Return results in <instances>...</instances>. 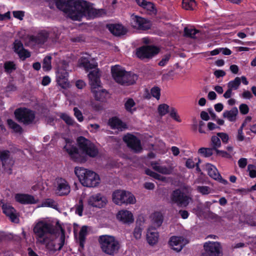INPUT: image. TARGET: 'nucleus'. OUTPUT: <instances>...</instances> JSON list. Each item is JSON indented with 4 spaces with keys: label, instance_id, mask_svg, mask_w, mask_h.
<instances>
[{
    "label": "nucleus",
    "instance_id": "obj_1",
    "mask_svg": "<svg viewBox=\"0 0 256 256\" xmlns=\"http://www.w3.org/2000/svg\"><path fill=\"white\" fill-rule=\"evenodd\" d=\"M74 173L84 186L96 187L100 182L98 174L93 171L84 168L76 167Z\"/></svg>",
    "mask_w": 256,
    "mask_h": 256
},
{
    "label": "nucleus",
    "instance_id": "obj_2",
    "mask_svg": "<svg viewBox=\"0 0 256 256\" xmlns=\"http://www.w3.org/2000/svg\"><path fill=\"white\" fill-rule=\"evenodd\" d=\"M80 12L74 16L78 21H80L82 18L87 20H93L96 18L104 17L107 14L105 8H96L92 7L93 4L86 0H82Z\"/></svg>",
    "mask_w": 256,
    "mask_h": 256
},
{
    "label": "nucleus",
    "instance_id": "obj_3",
    "mask_svg": "<svg viewBox=\"0 0 256 256\" xmlns=\"http://www.w3.org/2000/svg\"><path fill=\"white\" fill-rule=\"evenodd\" d=\"M82 0H56V5L58 9L68 14L73 20H77L74 16L80 12Z\"/></svg>",
    "mask_w": 256,
    "mask_h": 256
},
{
    "label": "nucleus",
    "instance_id": "obj_4",
    "mask_svg": "<svg viewBox=\"0 0 256 256\" xmlns=\"http://www.w3.org/2000/svg\"><path fill=\"white\" fill-rule=\"evenodd\" d=\"M98 241L102 252L109 256H114L118 254L120 248V242L112 236H100Z\"/></svg>",
    "mask_w": 256,
    "mask_h": 256
},
{
    "label": "nucleus",
    "instance_id": "obj_5",
    "mask_svg": "<svg viewBox=\"0 0 256 256\" xmlns=\"http://www.w3.org/2000/svg\"><path fill=\"white\" fill-rule=\"evenodd\" d=\"M111 72L114 80L121 85H132L136 82L138 79L136 74L128 72L118 66H112Z\"/></svg>",
    "mask_w": 256,
    "mask_h": 256
},
{
    "label": "nucleus",
    "instance_id": "obj_6",
    "mask_svg": "<svg viewBox=\"0 0 256 256\" xmlns=\"http://www.w3.org/2000/svg\"><path fill=\"white\" fill-rule=\"evenodd\" d=\"M58 227H55L52 224L44 221H40L36 224L33 228L36 239L40 242V240L45 238L46 234H56L59 231Z\"/></svg>",
    "mask_w": 256,
    "mask_h": 256
},
{
    "label": "nucleus",
    "instance_id": "obj_7",
    "mask_svg": "<svg viewBox=\"0 0 256 256\" xmlns=\"http://www.w3.org/2000/svg\"><path fill=\"white\" fill-rule=\"evenodd\" d=\"M56 225L58 226L59 230H60L61 232L58 242H56L57 240L56 239H50L48 236H46L41 240H40V244H45L48 250L54 252L60 251L62 250L64 244L66 239L65 230L58 222L56 223Z\"/></svg>",
    "mask_w": 256,
    "mask_h": 256
},
{
    "label": "nucleus",
    "instance_id": "obj_8",
    "mask_svg": "<svg viewBox=\"0 0 256 256\" xmlns=\"http://www.w3.org/2000/svg\"><path fill=\"white\" fill-rule=\"evenodd\" d=\"M113 202L117 205L130 204L136 202L134 196L130 192L118 190L114 191L112 194Z\"/></svg>",
    "mask_w": 256,
    "mask_h": 256
},
{
    "label": "nucleus",
    "instance_id": "obj_9",
    "mask_svg": "<svg viewBox=\"0 0 256 256\" xmlns=\"http://www.w3.org/2000/svg\"><path fill=\"white\" fill-rule=\"evenodd\" d=\"M80 150L83 154L90 158H96L98 154V150L90 140L84 136H80L77 139Z\"/></svg>",
    "mask_w": 256,
    "mask_h": 256
},
{
    "label": "nucleus",
    "instance_id": "obj_10",
    "mask_svg": "<svg viewBox=\"0 0 256 256\" xmlns=\"http://www.w3.org/2000/svg\"><path fill=\"white\" fill-rule=\"evenodd\" d=\"M160 52V48L154 45H144L136 49V56L141 60H150Z\"/></svg>",
    "mask_w": 256,
    "mask_h": 256
},
{
    "label": "nucleus",
    "instance_id": "obj_11",
    "mask_svg": "<svg viewBox=\"0 0 256 256\" xmlns=\"http://www.w3.org/2000/svg\"><path fill=\"white\" fill-rule=\"evenodd\" d=\"M14 114L18 122H22L26 125L32 124L36 118L35 112L26 108L16 109Z\"/></svg>",
    "mask_w": 256,
    "mask_h": 256
},
{
    "label": "nucleus",
    "instance_id": "obj_12",
    "mask_svg": "<svg viewBox=\"0 0 256 256\" xmlns=\"http://www.w3.org/2000/svg\"><path fill=\"white\" fill-rule=\"evenodd\" d=\"M68 64L66 61L64 60L62 62L61 66L58 67L56 71V82L62 88H66L69 84L68 72Z\"/></svg>",
    "mask_w": 256,
    "mask_h": 256
},
{
    "label": "nucleus",
    "instance_id": "obj_13",
    "mask_svg": "<svg viewBox=\"0 0 256 256\" xmlns=\"http://www.w3.org/2000/svg\"><path fill=\"white\" fill-rule=\"evenodd\" d=\"M204 251L200 256H222V246L220 242L208 241L204 244Z\"/></svg>",
    "mask_w": 256,
    "mask_h": 256
},
{
    "label": "nucleus",
    "instance_id": "obj_14",
    "mask_svg": "<svg viewBox=\"0 0 256 256\" xmlns=\"http://www.w3.org/2000/svg\"><path fill=\"white\" fill-rule=\"evenodd\" d=\"M170 200L173 204H176L178 207H186L191 198L182 190L178 188L174 190L171 194Z\"/></svg>",
    "mask_w": 256,
    "mask_h": 256
},
{
    "label": "nucleus",
    "instance_id": "obj_15",
    "mask_svg": "<svg viewBox=\"0 0 256 256\" xmlns=\"http://www.w3.org/2000/svg\"><path fill=\"white\" fill-rule=\"evenodd\" d=\"M123 140L126 144L128 147L134 153L138 154L142 151L141 142L134 135L128 134L123 137Z\"/></svg>",
    "mask_w": 256,
    "mask_h": 256
},
{
    "label": "nucleus",
    "instance_id": "obj_16",
    "mask_svg": "<svg viewBox=\"0 0 256 256\" xmlns=\"http://www.w3.org/2000/svg\"><path fill=\"white\" fill-rule=\"evenodd\" d=\"M130 22L133 28L142 30L150 29L152 25L148 19L134 14L131 16Z\"/></svg>",
    "mask_w": 256,
    "mask_h": 256
},
{
    "label": "nucleus",
    "instance_id": "obj_17",
    "mask_svg": "<svg viewBox=\"0 0 256 256\" xmlns=\"http://www.w3.org/2000/svg\"><path fill=\"white\" fill-rule=\"evenodd\" d=\"M0 160L4 169L8 168L9 170V174H11L14 162L12 158H10V151L8 150H0Z\"/></svg>",
    "mask_w": 256,
    "mask_h": 256
},
{
    "label": "nucleus",
    "instance_id": "obj_18",
    "mask_svg": "<svg viewBox=\"0 0 256 256\" xmlns=\"http://www.w3.org/2000/svg\"><path fill=\"white\" fill-rule=\"evenodd\" d=\"M106 202V198L100 193L92 195L88 199V205L94 208H104Z\"/></svg>",
    "mask_w": 256,
    "mask_h": 256
},
{
    "label": "nucleus",
    "instance_id": "obj_19",
    "mask_svg": "<svg viewBox=\"0 0 256 256\" xmlns=\"http://www.w3.org/2000/svg\"><path fill=\"white\" fill-rule=\"evenodd\" d=\"M186 241L182 236H173L170 238L168 244L174 250L178 252L186 245Z\"/></svg>",
    "mask_w": 256,
    "mask_h": 256
},
{
    "label": "nucleus",
    "instance_id": "obj_20",
    "mask_svg": "<svg viewBox=\"0 0 256 256\" xmlns=\"http://www.w3.org/2000/svg\"><path fill=\"white\" fill-rule=\"evenodd\" d=\"M3 212L10 218L12 222L18 223L19 218L16 214L15 208L8 204H4L2 206Z\"/></svg>",
    "mask_w": 256,
    "mask_h": 256
},
{
    "label": "nucleus",
    "instance_id": "obj_21",
    "mask_svg": "<svg viewBox=\"0 0 256 256\" xmlns=\"http://www.w3.org/2000/svg\"><path fill=\"white\" fill-rule=\"evenodd\" d=\"M108 124L112 130H118L119 131H123L128 128L127 124L116 116L110 118Z\"/></svg>",
    "mask_w": 256,
    "mask_h": 256
},
{
    "label": "nucleus",
    "instance_id": "obj_22",
    "mask_svg": "<svg viewBox=\"0 0 256 256\" xmlns=\"http://www.w3.org/2000/svg\"><path fill=\"white\" fill-rule=\"evenodd\" d=\"M100 74L98 68L90 72L88 74V78L91 88H92L94 90V88H98L100 86Z\"/></svg>",
    "mask_w": 256,
    "mask_h": 256
},
{
    "label": "nucleus",
    "instance_id": "obj_23",
    "mask_svg": "<svg viewBox=\"0 0 256 256\" xmlns=\"http://www.w3.org/2000/svg\"><path fill=\"white\" fill-rule=\"evenodd\" d=\"M49 37V33L46 31H42L36 36H30L29 40L30 42L37 44H43L48 40Z\"/></svg>",
    "mask_w": 256,
    "mask_h": 256
},
{
    "label": "nucleus",
    "instance_id": "obj_24",
    "mask_svg": "<svg viewBox=\"0 0 256 256\" xmlns=\"http://www.w3.org/2000/svg\"><path fill=\"white\" fill-rule=\"evenodd\" d=\"M56 193L60 196H66L70 192V186L64 178H60L57 180Z\"/></svg>",
    "mask_w": 256,
    "mask_h": 256
},
{
    "label": "nucleus",
    "instance_id": "obj_25",
    "mask_svg": "<svg viewBox=\"0 0 256 256\" xmlns=\"http://www.w3.org/2000/svg\"><path fill=\"white\" fill-rule=\"evenodd\" d=\"M64 148L68 154L70 159L73 161L77 162H82L86 160L81 156L78 148L76 146H72L70 148H67L66 146H64Z\"/></svg>",
    "mask_w": 256,
    "mask_h": 256
},
{
    "label": "nucleus",
    "instance_id": "obj_26",
    "mask_svg": "<svg viewBox=\"0 0 256 256\" xmlns=\"http://www.w3.org/2000/svg\"><path fill=\"white\" fill-rule=\"evenodd\" d=\"M16 200L22 204H34L36 203L34 196L25 194H16L15 195Z\"/></svg>",
    "mask_w": 256,
    "mask_h": 256
},
{
    "label": "nucleus",
    "instance_id": "obj_27",
    "mask_svg": "<svg viewBox=\"0 0 256 256\" xmlns=\"http://www.w3.org/2000/svg\"><path fill=\"white\" fill-rule=\"evenodd\" d=\"M116 217L118 220L124 223H132L134 220L132 213L127 210L120 211Z\"/></svg>",
    "mask_w": 256,
    "mask_h": 256
},
{
    "label": "nucleus",
    "instance_id": "obj_28",
    "mask_svg": "<svg viewBox=\"0 0 256 256\" xmlns=\"http://www.w3.org/2000/svg\"><path fill=\"white\" fill-rule=\"evenodd\" d=\"M106 28L114 36L124 35L126 32V29L120 24H108L106 25Z\"/></svg>",
    "mask_w": 256,
    "mask_h": 256
},
{
    "label": "nucleus",
    "instance_id": "obj_29",
    "mask_svg": "<svg viewBox=\"0 0 256 256\" xmlns=\"http://www.w3.org/2000/svg\"><path fill=\"white\" fill-rule=\"evenodd\" d=\"M159 234L155 229H148L146 234V240L148 244L153 246L158 242Z\"/></svg>",
    "mask_w": 256,
    "mask_h": 256
},
{
    "label": "nucleus",
    "instance_id": "obj_30",
    "mask_svg": "<svg viewBox=\"0 0 256 256\" xmlns=\"http://www.w3.org/2000/svg\"><path fill=\"white\" fill-rule=\"evenodd\" d=\"M88 232L87 226H82L79 232L78 242L79 244L78 250L81 252L84 248L86 240V236Z\"/></svg>",
    "mask_w": 256,
    "mask_h": 256
},
{
    "label": "nucleus",
    "instance_id": "obj_31",
    "mask_svg": "<svg viewBox=\"0 0 256 256\" xmlns=\"http://www.w3.org/2000/svg\"><path fill=\"white\" fill-rule=\"evenodd\" d=\"M99 88H101V87H98V88H94V90L91 88L92 92L94 94L95 99L96 100L104 102L106 100V98L108 95V92L104 89H100Z\"/></svg>",
    "mask_w": 256,
    "mask_h": 256
},
{
    "label": "nucleus",
    "instance_id": "obj_32",
    "mask_svg": "<svg viewBox=\"0 0 256 256\" xmlns=\"http://www.w3.org/2000/svg\"><path fill=\"white\" fill-rule=\"evenodd\" d=\"M238 110L236 107H233L230 110H225L222 114L223 117L230 122H234L236 120L238 114Z\"/></svg>",
    "mask_w": 256,
    "mask_h": 256
},
{
    "label": "nucleus",
    "instance_id": "obj_33",
    "mask_svg": "<svg viewBox=\"0 0 256 256\" xmlns=\"http://www.w3.org/2000/svg\"><path fill=\"white\" fill-rule=\"evenodd\" d=\"M206 168L208 175L214 180H217L219 179L220 177H221L216 168L212 164H206Z\"/></svg>",
    "mask_w": 256,
    "mask_h": 256
},
{
    "label": "nucleus",
    "instance_id": "obj_34",
    "mask_svg": "<svg viewBox=\"0 0 256 256\" xmlns=\"http://www.w3.org/2000/svg\"><path fill=\"white\" fill-rule=\"evenodd\" d=\"M151 166L152 168L156 171L164 174H169L171 172V170L166 166H161L156 162H151Z\"/></svg>",
    "mask_w": 256,
    "mask_h": 256
},
{
    "label": "nucleus",
    "instance_id": "obj_35",
    "mask_svg": "<svg viewBox=\"0 0 256 256\" xmlns=\"http://www.w3.org/2000/svg\"><path fill=\"white\" fill-rule=\"evenodd\" d=\"M80 64L86 70H88L95 68L98 66L97 64L90 63L88 58L82 56L80 60Z\"/></svg>",
    "mask_w": 256,
    "mask_h": 256
},
{
    "label": "nucleus",
    "instance_id": "obj_36",
    "mask_svg": "<svg viewBox=\"0 0 256 256\" xmlns=\"http://www.w3.org/2000/svg\"><path fill=\"white\" fill-rule=\"evenodd\" d=\"M142 8L146 10L150 14L156 15V14H157L156 8V7L155 4L153 2H146V3H145L144 6Z\"/></svg>",
    "mask_w": 256,
    "mask_h": 256
},
{
    "label": "nucleus",
    "instance_id": "obj_37",
    "mask_svg": "<svg viewBox=\"0 0 256 256\" xmlns=\"http://www.w3.org/2000/svg\"><path fill=\"white\" fill-rule=\"evenodd\" d=\"M4 68L5 72L8 74H11L14 70L16 69V66L12 61H7L5 62Z\"/></svg>",
    "mask_w": 256,
    "mask_h": 256
},
{
    "label": "nucleus",
    "instance_id": "obj_38",
    "mask_svg": "<svg viewBox=\"0 0 256 256\" xmlns=\"http://www.w3.org/2000/svg\"><path fill=\"white\" fill-rule=\"evenodd\" d=\"M153 220L154 224L158 227L160 226L164 221V216L160 212H155L154 214Z\"/></svg>",
    "mask_w": 256,
    "mask_h": 256
},
{
    "label": "nucleus",
    "instance_id": "obj_39",
    "mask_svg": "<svg viewBox=\"0 0 256 256\" xmlns=\"http://www.w3.org/2000/svg\"><path fill=\"white\" fill-rule=\"evenodd\" d=\"M240 84V78L236 77L234 80H230L228 82V87L232 90H236L238 88Z\"/></svg>",
    "mask_w": 256,
    "mask_h": 256
},
{
    "label": "nucleus",
    "instance_id": "obj_40",
    "mask_svg": "<svg viewBox=\"0 0 256 256\" xmlns=\"http://www.w3.org/2000/svg\"><path fill=\"white\" fill-rule=\"evenodd\" d=\"M52 56H46L42 62V70L44 72H48L51 70L52 65H51V60Z\"/></svg>",
    "mask_w": 256,
    "mask_h": 256
},
{
    "label": "nucleus",
    "instance_id": "obj_41",
    "mask_svg": "<svg viewBox=\"0 0 256 256\" xmlns=\"http://www.w3.org/2000/svg\"><path fill=\"white\" fill-rule=\"evenodd\" d=\"M184 36L188 38H194L196 34L199 32V30L196 28H189L186 27L184 28Z\"/></svg>",
    "mask_w": 256,
    "mask_h": 256
},
{
    "label": "nucleus",
    "instance_id": "obj_42",
    "mask_svg": "<svg viewBox=\"0 0 256 256\" xmlns=\"http://www.w3.org/2000/svg\"><path fill=\"white\" fill-rule=\"evenodd\" d=\"M196 5L195 0H182V8L186 10H192Z\"/></svg>",
    "mask_w": 256,
    "mask_h": 256
},
{
    "label": "nucleus",
    "instance_id": "obj_43",
    "mask_svg": "<svg viewBox=\"0 0 256 256\" xmlns=\"http://www.w3.org/2000/svg\"><path fill=\"white\" fill-rule=\"evenodd\" d=\"M210 145L212 148L214 150L216 151L218 148L221 146V142L220 138L218 136H212L211 141H210Z\"/></svg>",
    "mask_w": 256,
    "mask_h": 256
},
{
    "label": "nucleus",
    "instance_id": "obj_44",
    "mask_svg": "<svg viewBox=\"0 0 256 256\" xmlns=\"http://www.w3.org/2000/svg\"><path fill=\"white\" fill-rule=\"evenodd\" d=\"M158 110L159 114L162 116L170 112V106L165 104H160L158 106Z\"/></svg>",
    "mask_w": 256,
    "mask_h": 256
},
{
    "label": "nucleus",
    "instance_id": "obj_45",
    "mask_svg": "<svg viewBox=\"0 0 256 256\" xmlns=\"http://www.w3.org/2000/svg\"><path fill=\"white\" fill-rule=\"evenodd\" d=\"M17 54L19 56L20 58L22 60H24L26 58H30L31 56L30 52L24 48H23L20 50V51L18 52Z\"/></svg>",
    "mask_w": 256,
    "mask_h": 256
},
{
    "label": "nucleus",
    "instance_id": "obj_46",
    "mask_svg": "<svg viewBox=\"0 0 256 256\" xmlns=\"http://www.w3.org/2000/svg\"><path fill=\"white\" fill-rule=\"evenodd\" d=\"M214 150L211 148H200L198 152L199 154H201L204 157H210L212 156L213 154V150Z\"/></svg>",
    "mask_w": 256,
    "mask_h": 256
},
{
    "label": "nucleus",
    "instance_id": "obj_47",
    "mask_svg": "<svg viewBox=\"0 0 256 256\" xmlns=\"http://www.w3.org/2000/svg\"><path fill=\"white\" fill-rule=\"evenodd\" d=\"M60 118L62 119L66 124L68 126H72L74 124V121L72 117L66 113L60 114Z\"/></svg>",
    "mask_w": 256,
    "mask_h": 256
},
{
    "label": "nucleus",
    "instance_id": "obj_48",
    "mask_svg": "<svg viewBox=\"0 0 256 256\" xmlns=\"http://www.w3.org/2000/svg\"><path fill=\"white\" fill-rule=\"evenodd\" d=\"M42 206H43L56 208L58 204L52 198H46L42 202Z\"/></svg>",
    "mask_w": 256,
    "mask_h": 256
},
{
    "label": "nucleus",
    "instance_id": "obj_49",
    "mask_svg": "<svg viewBox=\"0 0 256 256\" xmlns=\"http://www.w3.org/2000/svg\"><path fill=\"white\" fill-rule=\"evenodd\" d=\"M23 48H24V47L22 42L18 39L16 40L13 43V50L14 52L18 54V52L20 51V50Z\"/></svg>",
    "mask_w": 256,
    "mask_h": 256
},
{
    "label": "nucleus",
    "instance_id": "obj_50",
    "mask_svg": "<svg viewBox=\"0 0 256 256\" xmlns=\"http://www.w3.org/2000/svg\"><path fill=\"white\" fill-rule=\"evenodd\" d=\"M169 112L170 116L174 120L178 122H182V120L180 118V116L178 114L177 111L175 108L171 107L170 108V110Z\"/></svg>",
    "mask_w": 256,
    "mask_h": 256
},
{
    "label": "nucleus",
    "instance_id": "obj_51",
    "mask_svg": "<svg viewBox=\"0 0 256 256\" xmlns=\"http://www.w3.org/2000/svg\"><path fill=\"white\" fill-rule=\"evenodd\" d=\"M152 96L157 100H160V88L156 86L152 88L150 90Z\"/></svg>",
    "mask_w": 256,
    "mask_h": 256
},
{
    "label": "nucleus",
    "instance_id": "obj_52",
    "mask_svg": "<svg viewBox=\"0 0 256 256\" xmlns=\"http://www.w3.org/2000/svg\"><path fill=\"white\" fill-rule=\"evenodd\" d=\"M84 210L83 200L82 198L79 200L78 204L76 206V213L79 216H82Z\"/></svg>",
    "mask_w": 256,
    "mask_h": 256
},
{
    "label": "nucleus",
    "instance_id": "obj_53",
    "mask_svg": "<svg viewBox=\"0 0 256 256\" xmlns=\"http://www.w3.org/2000/svg\"><path fill=\"white\" fill-rule=\"evenodd\" d=\"M248 171L249 172V176L251 178L256 177V166L254 164H250L248 166Z\"/></svg>",
    "mask_w": 256,
    "mask_h": 256
},
{
    "label": "nucleus",
    "instance_id": "obj_54",
    "mask_svg": "<svg viewBox=\"0 0 256 256\" xmlns=\"http://www.w3.org/2000/svg\"><path fill=\"white\" fill-rule=\"evenodd\" d=\"M74 112V116L79 122H82L84 120V116L82 112L76 107H74L73 109Z\"/></svg>",
    "mask_w": 256,
    "mask_h": 256
},
{
    "label": "nucleus",
    "instance_id": "obj_55",
    "mask_svg": "<svg viewBox=\"0 0 256 256\" xmlns=\"http://www.w3.org/2000/svg\"><path fill=\"white\" fill-rule=\"evenodd\" d=\"M197 190L202 194H208L210 193V187L208 186H198Z\"/></svg>",
    "mask_w": 256,
    "mask_h": 256
},
{
    "label": "nucleus",
    "instance_id": "obj_56",
    "mask_svg": "<svg viewBox=\"0 0 256 256\" xmlns=\"http://www.w3.org/2000/svg\"><path fill=\"white\" fill-rule=\"evenodd\" d=\"M135 102L132 98H128L124 104L125 108L128 112H131L132 108L135 105Z\"/></svg>",
    "mask_w": 256,
    "mask_h": 256
},
{
    "label": "nucleus",
    "instance_id": "obj_57",
    "mask_svg": "<svg viewBox=\"0 0 256 256\" xmlns=\"http://www.w3.org/2000/svg\"><path fill=\"white\" fill-rule=\"evenodd\" d=\"M142 232V228L140 226H136L133 232L134 236L137 240L141 238Z\"/></svg>",
    "mask_w": 256,
    "mask_h": 256
},
{
    "label": "nucleus",
    "instance_id": "obj_58",
    "mask_svg": "<svg viewBox=\"0 0 256 256\" xmlns=\"http://www.w3.org/2000/svg\"><path fill=\"white\" fill-rule=\"evenodd\" d=\"M170 58V54H166L164 56L162 59L160 61L158 64L161 66H165L168 62L169 61Z\"/></svg>",
    "mask_w": 256,
    "mask_h": 256
},
{
    "label": "nucleus",
    "instance_id": "obj_59",
    "mask_svg": "<svg viewBox=\"0 0 256 256\" xmlns=\"http://www.w3.org/2000/svg\"><path fill=\"white\" fill-rule=\"evenodd\" d=\"M240 112L242 114H246L249 112V108L246 104H242L239 106Z\"/></svg>",
    "mask_w": 256,
    "mask_h": 256
},
{
    "label": "nucleus",
    "instance_id": "obj_60",
    "mask_svg": "<svg viewBox=\"0 0 256 256\" xmlns=\"http://www.w3.org/2000/svg\"><path fill=\"white\" fill-rule=\"evenodd\" d=\"M86 38L83 34H80L70 38V40L73 42H84Z\"/></svg>",
    "mask_w": 256,
    "mask_h": 256
},
{
    "label": "nucleus",
    "instance_id": "obj_61",
    "mask_svg": "<svg viewBox=\"0 0 256 256\" xmlns=\"http://www.w3.org/2000/svg\"><path fill=\"white\" fill-rule=\"evenodd\" d=\"M217 136L220 138L222 142L226 144L228 141V136L227 134L224 132H218Z\"/></svg>",
    "mask_w": 256,
    "mask_h": 256
},
{
    "label": "nucleus",
    "instance_id": "obj_62",
    "mask_svg": "<svg viewBox=\"0 0 256 256\" xmlns=\"http://www.w3.org/2000/svg\"><path fill=\"white\" fill-rule=\"evenodd\" d=\"M13 16L15 18L20 20H22L24 16V12L21 10H16L13 12Z\"/></svg>",
    "mask_w": 256,
    "mask_h": 256
},
{
    "label": "nucleus",
    "instance_id": "obj_63",
    "mask_svg": "<svg viewBox=\"0 0 256 256\" xmlns=\"http://www.w3.org/2000/svg\"><path fill=\"white\" fill-rule=\"evenodd\" d=\"M216 155L218 156H220L222 158H230L231 156L230 154H228V152L224 151V150H216Z\"/></svg>",
    "mask_w": 256,
    "mask_h": 256
},
{
    "label": "nucleus",
    "instance_id": "obj_64",
    "mask_svg": "<svg viewBox=\"0 0 256 256\" xmlns=\"http://www.w3.org/2000/svg\"><path fill=\"white\" fill-rule=\"evenodd\" d=\"M17 90L16 86L12 84L9 83L6 88V92H14Z\"/></svg>",
    "mask_w": 256,
    "mask_h": 256
}]
</instances>
